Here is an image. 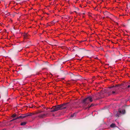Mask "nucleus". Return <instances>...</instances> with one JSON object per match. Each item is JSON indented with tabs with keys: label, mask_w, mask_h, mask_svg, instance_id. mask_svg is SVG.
<instances>
[{
	"label": "nucleus",
	"mask_w": 130,
	"mask_h": 130,
	"mask_svg": "<svg viewBox=\"0 0 130 130\" xmlns=\"http://www.w3.org/2000/svg\"><path fill=\"white\" fill-rule=\"evenodd\" d=\"M94 104H92L90 105L89 106H88V107H87V108H85V109H87L88 108H89L93 106L94 105Z\"/></svg>",
	"instance_id": "f8f14e48"
},
{
	"label": "nucleus",
	"mask_w": 130,
	"mask_h": 130,
	"mask_svg": "<svg viewBox=\"0 0 130 130\" xmlns=\"http://www.w3.org/2000/svg\"><path fill=\"white\" fill-rule=\"evenodd\" d=\"M33 106L31 107V108H33Z\"/></svg>",
	"instance_id": "7c9ffc66"
},
{
	"label": "nucleus",
	"mask_w": 130,
	"mask_h": 130,
	"mask_svg": "<svg viewBox=\"0 0 130 130\" xmlns=\"http://www.w3.org/2000/svg\"><path fill=\"white\" fill-rule=\"evenodd\" d=\"M115 116L117 117H119V115L117 113L115 115Z\"/></svg>",
	"instance_id": "a211bd4d"
},
{
	"label": "nucleus",
	"mask_w": 130,
	"mask_h": 130,
	"mask_svg": "<svg viewBox=\"0 0 130 130\" xmlns=\"http://www.w3.org/2000/svg\"><path fill=\"white\" fill-rule=\"evenodd\" d=\"M19 52V51L18 52H17V53H18V52Z\"/></svg>",
	"instance_id": "c9c22d12"
},
{
	"label": "nucleus",
	"mask_w": 130,
	"mask_h": 130,
	"mask_svg": "<svg viewBox=\"0 0 130 130\" xmlns=\"http://www.w3.org/2000/svg\"><path fill=\"white\" fill-rule=\"evenodd\" d=\"M74 12H75V13H77V12H76V11H74Z\"/></svg>",
	"instance_id": "c85d7f7f"
},
{
	"label": "nucleus",
	"mask_w": 130,
	"mask_h": 130,
	"mask_svg": "<svg viewBox=\"0 0 130 130\" xmlns=\"http://www.w3.org/2000/svg\"><path fill=\"white\" fill-rule=\"evenodd\" d=\"M83 14H85V13H83Z\"/></svg>",
	"instance_id": "72a5a7b5"
},
{
	"label": "nucleus",
	"mask_w": 130,
	"mask_h": 130,
	"mask_svg": "<svg viewBox=\"0 0 130 130\" xmlns=\"http://www.w3.org/2000/svg\"><path fill=\"white\" fill-rule=\"evenodd\" d=\"M18 119V118H17V117L16 118L13 119V120H15Z\"/></svg>",
	"instance_id": "b1692460"
},
{
	"label": "nucleus",
	"mask_w": 130,
	"mask_h": 130,
	"mask_svg": "<svg viewBox=\"0 0 130 130\" xmlns=\"http://www.w3.org/2000/svg\"><path fill=\"white\" fill-rule=\"evenodd\" d=\"M79 48H78V47L76 46H75L73 47V50L72 51H78V50H79Z\"/></svg>",
	"instance_id": "39448f33"
},
{
	"label": "nucleus",
	"mask_w": 130,
	"mask_h": 130,
	"mask_svg": "<svg viewBox=\"0 0 130 130\" xmlns=\"http://www.w3.org/2000/svg\"><path fill=\"white\" fill-rule=\"evenodd\" d=\"M78 54L82 56H83L82 57H83L85 55V50L83 49L79 48V50H78Z\"/></svg>",
	"instance_id": "7ed1b4c3"
},
{
	"label": "nucleus",
	"mask_w": 130,
	"mask_h": 130,
	"mask_svg": "<svg viewBox=\"0 0 130 130\" xmlns=\"http://www.w3.org/2000/svg\"><path fill=\"white\" fill-rule=\"evenodd\" d=\"M68 103L63 104L60 105H58L56 106H53L52 107L49 109H52L53 110L50 111L51 112H54L57 111L59 110H61L62 109H65L67 108V105Z\"/></svg>",
	"instance_id": "f257e3e1"
},
{
	"label": "nucleus",
	"mask_w": 130,
	"mask_h": 130,
	"mask_svg": "<svg viewBox=\"0 0 130 130\" xmlns=\"http://www.w3.org/2000/svg\"><path fill=\"white\" fill-rule=\"evenodd\" d=\"M114 90H115V91H112V94H117L118 93L116 91L117 89H115Z\"/></svg>",
	"instance_id": "9b49d317"
},
{
	"label": "nucleus",
	"mask_w": 130,
	"mask_h": 130,
	"mask_svg": "<svg viewBox=\"0 0 130 130\" xmlns=\"http://www.w3.org/2000/svg\"><path fill=\"white\" fill-rule=\"evenodd\" d=\"M106 18H109V17H108V16H107Z\"/></svg>",
	"instance_id": "bb28decb"
},
{
	"label": "nucleus",
	"mask_w": 130,
	"mask_h": 130,
	"mask_svg": "<svg viewBox=\"0 0 130 130\" xmlns=\"http://www.w3.org/2000/svg\"><path fill=\"white\" fill-rule=\"evenodd\" d=\"M26 122H22L21 124V125H24L26 124Z\"/></svg>",
	"instance_id": "ddd939ff"
},
{
	"label": "nucleus",
	"mask_w": 130,
	"mask_h": 130,
	"mask_svg": "<svg viewBox=\"0 0 130 130\" xmlns=\"http://www.w3.org/2000/svg\"><path fill=\"white\" fill-rule=\"evenodd\" d=\"M5 15H7L8 13L7 12H5Z\"/></svg>",
	"instance_id": "393cba45"
},
{
	"label": "nucleus",
	"mask_w": 130,
	"mask_h": 130,
	"mask_svg": "<svg viewBox=\"0 0 130 130\" xmlns=\"http://www.w3.org/2000/svg\"><path fill=\"white\" fill-rule=\"evenodd\" d=\"M123 84H119L117 85H116L115 86H113L112 87H109V88H111L112 87H120L121 86L123 85Z\"/></svg>",
	"instance_id": "9d476101"
},
{
	"label": "nucleus",
	"mask_w": 130,
	"mask_h": 130,
	"mask_svg": "<svg viewBox=\"0 0 130 130\" xmlns=\"http://www.w3.org/2000/svg\"><path fill=\"white\" fill-rule=\"evenodd\" d=\"M23 36L25 39H27L29 38V35L27 34H23Z\"/></svg>",
	"instance_id": "0eeeda50"
},
{
	"label": "nucleus",
	"mask_w": 130,
	"mask_h": 130,
	"mask_svg": "<svg viewBox=\"0 0 130 130\" xmlns=\"http://www.w3.org/2000/svg\"><path fill=\"white\" fill-rule=\"evenodd\" d=\"M24 114H25V117H27L28 116H31L32 115H34V114L33 113H30V114H29V113H26Z\"/></svg>",
	"instance_id": "6e6552de"
},
{
	"label": "nucleus",
	"mask_w": 130,
	"mask_h": 130,
	"mask_svg": "<svg viewBox=\"0 0 130 130\" xmlns=\"http://www.w3.org/2000/svg\"><path fill=\"white\" fill-rule=\"evenodd\" d=\"M118 112L120 114H121V113H122V111L120 110H119Z\"/></svg>",
	"instance_id": "aec40b11"
},
{
	"label": "nucleus",
	"mask_w": 130,
	"mask_h": 130,
	"mask_svg": "<svg viewBox=\"0 0 130 130\" xmlns=\"http://www.w3.org/2000/svg\"><path fill=\"white\" fill-rule=\"evenodd\" d=\"M47 114H41L39 115L38 116V117L40 118H42L46 116Z\"/></svg>",
	"instance_id": "1a4fd4ad"
},
{
	"label": "nucleus",
	"mask_w": 130,
	"mask_h": 130,
	"mask_svg": "<svg viewBox=\"0 0 130 130\" xmlns=\"http://www.w3.org/2000/svg\"><path fill=\"white\" fill-rule=\"evenodd\" d=\"M25 47L26 48H28L29 47L28 46V45H26L25 46Z\"/></svg>",
	"instance_id": "5701e85b"
},
{
	"label": "nucleus",
	"mask_w": 130,
	"mask_h": 130,
	"mask_svg": "<svg viewBox=\"0 0 130 130\" xmlns=\"http://www.w3.org/2000/svg\"><path fill=\"white\" fill-rule=\"evenodd\" d=\"M115 124L112 123L110 125V127H115Z\"/></svg>",
	"instance_id": "2eb2a0df"
},
{
	"label": "nucleus",
	"mask_w": 130,
	"mask_h": 130,
	"mask_svg": "<svg viewBox=\"0 0 130 130\" xmlns=\"http://www.w3.org/2000/svg\"><path fill=\"white\" fill-rule=\"evenodd\" d=\"M25 118V114L21 115L18 117L17 116V118L18 119H22Z\"/></svg>",
	"instance_id": "423d86ee"
},
{
	"label": "nucleus",
	"mask_w": 130,
	"mask_h": 130,
	"mask_svg": "<svg viewBox=\"0 0 130 130\" xmlns=\"http://www.w3.org/2000/svg\"><path fill=\"white\" fill-rule=\"evenodd\" d=\"M17 115L15 114H14L12 115V118H15L17 116Z\"/></svg>",
	"instance_id": "4468645a"
},
{
	"label": "nucleus",
	"mask_w": 130,
	"mask_h": 130,
	"mask_svg": "<svg viewBox=\"0 0 130 130\" xmlns=\"http://www.w3.org/2000/svg\"><path fill=\"white\" fill-rule=\"evenodd\" d=\"M46 110H48V109H47H47H46Z\"/></svg>",
	"instance_id": "473e14b6"
},
{
	"label": "nucleus",
	"mask_w": 130,
	"mask_h": 130,
	"mask_svg": "<svg viewBox=\"0 0 130 130\" xmlns=\"http://www.w3.org/2000/svg\"><path fill=\"white\" fill-rule=\"evenodd\" d=\"M78 9V10H79V9Z\"/></svg>",
	"instance_id": "f704fd0d"
},
{
	"label": "nucleus",
	"mask_w": 130,
	"mask_h": 130,
	"mask_svg": "<svg viewBox=\"0 0 130 130\" xmlns=\"http://www.w3.org/2000/svg\"><path fill=\"white\" fill-rule=\"evenodd\" d=\"M130 87V85H128V86H127V88H129Z\"/></svg>",
	"instance_id": "a878e982"
},
{
	"label": "nucleus",
	"mask_w": 130,
	"mask_h": 130,
	"mask_svg": "<svg viewBox=\"0 0 130 130\" xmlns=\"http://www.w3.org/2000/svg\"><path fill=\"white\" fill-rule=\"evenodd\" d=\"M103 13L105 15H106L107 14H109V13L107 12H104Z\"/></svg>",
	"instance_id": "dca6fc26"
},
{
	"label": "nucleus",
	"mask_w": 130,
	"mask_h": 130,
	"mask_svg": "<svg viewBox=\"0 0 130 130\" xmlns=\"http://www.w3.org/2000/svg\"><path fill=\"white\" fill-rule=\"evenodd\" d=\"M94 98V96H89L84 99L82 102V103L84 108H85V107L90 102H92L93 101L92 99H93Z\"/></svg>",
	"instance_id": "f03ea898"
},
{
	"label": "nucleus",
	"mask_w": 130,
	"mask_h": 130,
	"mask_svg": "<svg viewBox=\"0 0 130 130\" xmlns=\"http://www.w3.org/2000/svg\"><path fill=\"white\" fill-rule=\"evenodd\" d=\"M1 88L0 87V91L1 90Z\"/></svg>",
	"instance_id": "c756f323"
},
{
	"label": "nucleus",
	"mask_w": 130,
	"mask_h": 130,
	"mask_svg": "<svg viewBox=\"0 0 130 130\" xmlns=\"http://www.w3.org/2000/svg\"><path fill=\"white\" fill-rule=\"evenodd\" d=\"M75 115L76 114L74 113L73 115H71V117H73L74 116V115Z\"/></svg>",
	"instance_id": "6ab92c4d"
},
{
	"label": "nucleus",
	"mask_w": 130,
	"mask_h": 130,
	"mask_svg": "<svg viewBox=\"0 0 130 130\" xmlns=\"http://www.w3.org/2000/svg\"><path fill=\"white\" fill-rule=\"evenodd\" d=\"M14 120H13V119H12V120L11 121H14Z\"/></svg>",
	"instance_id": "cd10ccee"
},
{
	"label": "nucleus",
	"mask_w": 130,
	"mask_h": 130,
	"mask_svg": "<svg viewBox=\"0 0 130 130\" xmlns=\"http://www.w3.org/2000/svg\"><path fill=\"white\" fill-rule=\"evenodd\" d=\"M42 112V111H39L38 112H37V113H41Z\"/></svg>",
	"instance_id": "4be33fe9"
},
{
	"label": "nucleus",
	"mask_w": 130,
	"mask_h": 130,
	"mask_svg": "<svg viewBox=\"0 0 130 130\" xmlns=\"http://www.w3.org/2000/svg\"><path fill=\"white\" fill-rule=\"evenodd\" d=\"M62 79H64V78H62Z\"/></svg>",
	"instance_id": "2f4dec72"
},
{
	"label": "nucleus",
	"mask_w": 130,
	"mask_h": 130,
	"mask_svg": "<svg viewBox=\"0 0 130 130\" xmlns=\"http://www.w3.org/2000/svg\"><path fill=\"white\" fill-rule=\"evenodd\" d=\"M125 110H123L122 111V113L124 114L125 113Z\"/></svg>",
	"instance_id": "f3484780"
},
{
	"label": "nucleus",
	"mask_w": 130,
	"mask_h": 130,
	"mask_svg": "<svg viewBox=\"0 0 130 130\" xmlns=\"http://www.w3.org/2000/svg\"><path fill=\"white\" fill-rule=\"evenodd\" d=\"M41 107L42 108H45V107L43 105H42L41 106Z\"/></svg>",
	"instance_id": "412c9836"
},
{
	"label": "nucleus",
	"mask_w": 130,
	"mask_h": 130,
	"mask_svg": "<svg viewBox=\"0 0 130 130\" xmlns=\"http://www.w3.org/2000/svg\"><path fill=\"white\" fill-rule=\"evenodd\" d=\"M73 81H77L80 80L81 78V76L78 74H77L76 75H73Z\"/></svg>",
	"instance_id": "20e7f679"
}]
</instances>
